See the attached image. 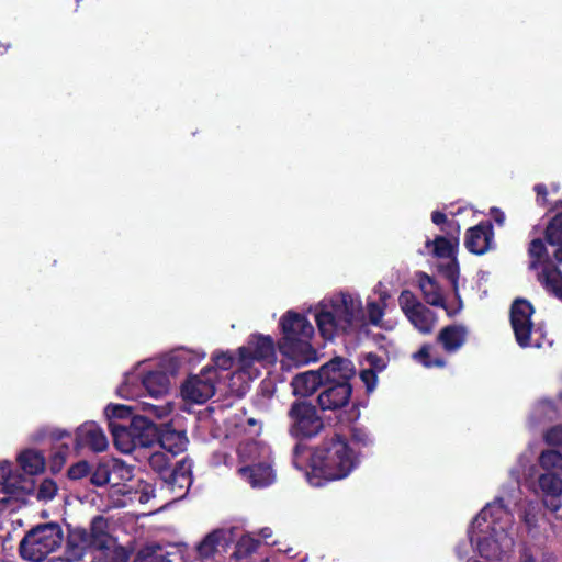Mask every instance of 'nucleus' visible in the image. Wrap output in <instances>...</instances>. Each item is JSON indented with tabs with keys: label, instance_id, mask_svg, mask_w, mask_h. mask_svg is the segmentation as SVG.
<instances>
[{
	"label": "nucleus",
	"instance_id": "nucleus-1",
	"mask_svg": "<svg viewBox=\"0 0 562 562\" xmlns=\"http://www.w3.org/2000/svg\"><path fill=\"white\" fill-rule=\"evenodd\" d=\"M513 515L497 498L484 507L473 519L469 535L481 557L492 560L502 559L514 544Z\"/></svg>",
	"mask_w": 562,
	"mask_h": 562
},
{
	"label": "nucleus",
	"instance_id": "nucleus-2",
	"mask_svg": "<svg viewBox=\"0 0 562 562\" xmlns=\"http://www.w3.org/2000/svg\"><path fill=\"white\" fill-rule=\"evenodd\" d=\"M314 317L325 339L353 334L366 325L361 296L348 291L334 293L319 301L314 307Z\"/></svg>",
	"mask_w": 562,
	"mask_h": 562
},
{
	"label": "nucleus",
	"instance_id": "nucleus-3",
	"mask_svg": "<svg viewBox=\"0 0 562 562\" xmlns=\"http://www.w3.org/2000/svg\"><path fill=\"white\" fill-rule=\"evenodd\" d=\"M358 456L347 440L334 435L324 440L310 454L305 476L311 485L342 480L358 465Z\"/></svg>",
	"mask_w": 562,
	"mask_h": 562
},
{
	"label": "nucleus",
	"instance_id": "nucleus-4",
	"mask_svg": "<svg viewBox=\"0 0 562 562\" xmlns=\"http://www.w3.org/2000/svg\"><path fill=\"white\" fill-rule=\"evenodd\" d=\"M239 427L249 436L237 448L239 476L252 487L270 485L276 479L271 451L265 442L255 439L261 432V424L255 418H248Z\"/></svg>",
	"mask_w": 562,
	"mask_h": 562
},
{
	"label": "nucleus",
	"instance_id": "nucleus-5",
	"mask_svg": "<svg viewBox=\"0 0 562 562\" xmlns=\"http://www.w3.org/2000/svg\"><path fill=\"white\" fill-rule=\"evenodd\" d=\"M236 371L231 375L229 389L241 396L247 390L248 381L260 375L261 369L276 361L273 340L269 336L252 335L247 345L238 348Z\"/></svg>",
	"mask_w": 562,
	"mask_h": 562
},
{
	"label": "nucleus",
	"instance_id": "nucleus-6",
	"mask_svg": "<svg viewBox=\"0 0 562 562\" xmlns=\"http://www.w3.org/2000/svg\"><path fill=\"white\" fill-rule=\"evenodd\" d=\"M283 333L280 351L296 364H306L316 360V351L311 345L314 326L299 313L289 311L280 319Z\"/></svg>",
	"mask_w": 562,
	"mask_h": 562
},
{
	"label": "nucleus",
	"instance_id": "nucleus-7",
	"mask_svg": "<svg viewBox=\"0 0 562 562\" xmlns=\"http://www.w3.org/2000/svg\"><path fill=\"white\" fill-rule=\"evenodd\" d=\"M110 430L114 446L123 453H131L136 448L150 447L157 439L158 429L145 416H134L128 426L111 422Z\"/></svg>",
	"mask_w": 562,
	"mask_h": 562
},
{
	"label": "nucleus",
	"instance_id": "nucleus-8",
	"mask_svg": "<svg viewBox=\"0 0 562 562\" xmlns=\"http://www.w3.org/2000/svg\"><path fill=\"white\" fill-rule=\"evenodd\" d=\"M142 389L149 397L158 401L169 394L171 384L168 375L162 371L131 372L119 386L117 394L124 398L139 401Z\"/></svg>",
	"mask_w": 562,
	"mask_h": 562
},
{
	"label": "nucleus",
	"instance_id": "nucleus-9",
	"mask_svg": "<svg viewBox=\"0 0 562 562\" xmlns=\"http://www.w3.org/2000/svg\"><path fill=\"white\" fill-rule=\"evenodd\" d=\"M63 532L58 525L46 524L31 530L20 544L21 555L25 560L40 562L60 547Z\"/></svg>",
	"mask_w": 562,
	"mask_h": 562
},
{
	"label": "nucleus",
	"instance_id": "nucleus-10",
	"mask_svg": "<svg viewBox=\"0 0 562 562\" xmlns=\"http://www.w3.org/2000/svg\"><path fill=\"white\" fill-rule=\"evenodd\" d=\"M532 314L533 307L526 300L518 299L512 305L510 324L516 341L522 348H539L543 345V334L540 328L535 327Z\"/></svg>",
	"mask_w": 562,
	"mask_h": 562
},
{
	"label": "nucleus",
	"instance_id": "nucleus-11",
	"mask_svg": "<svg viewBox=\"0 0 562 562\" xmlns=\"http://www.w3.org/2000/svg\"><path fill=\"white\" fill-rule=\"evenodd\" d=\"M217 385H220L217 371L213 368H204L182 384L181 394L186 401L202 404L214 395Z\"/></svg>",
	"mask_w": 562,
	"mask_h": 562
},
{
	"label": "nucleus",
	"instance_id": "nucleus-12",
	"mask_svg": "<svg viewBox=\"0 0 562 562\" xmlns=\"http://www.w3.org/2000/svg\"><path fill=\"white\" fill-rule=\"evenodd\" d=\"M289 416L292 420L290 431L296 437L316 436L323 428L322 418L314 406L306 403L292 405Z\"/></svg>",
	"mask_w": 562,
	"mask_h": 562
},
{
	"label": "nucleus",
	"instance_id": "nucleus-13",
	"mask_svg": "<svg viewBox=\"0 0 562 562\" xmlns=\"http://www.w3.org/2000/svg\"><path fill=\"white\" fill-rule=\"evenodd\" d=\"M133 409H142L147 416L154 418H165L169 416L173 409V405L170 401H166L161 404H154L150 402H146L143 400L138 401L136 407H132L124 404H110L104 408V415L109 420V425L111 422H115V419H124L132 415Z\"/></svg>",
	"mask_w": 562,
	"mask_h": 562
},
{
	"label": "nucleus",
	"instance_id": "nucleus-14",
	"mask_svg": "<svg viewBox=\"0 0 562 562\" xmlns=\"http://www.w3.org/2000/svg\"><path fill=\"white\" fill-rule=\"evenodd\" d=\"M161 493H169L175 499L186 495L191 486V469L187 462H180L175 469L161 477Z\"/></svg>",
	"mask_w": 562,
	"mask_h": 562
},
{
	"label": "nucleus",
	"instance_id": "nucleus-15",
	"mask_svg": "<svg viewBox=\"0 0 562 562\" xmlns=\"http://www.w3.org/2000/svg\"><path fill=\"white\" fill-rule=\"evenodd\" d=\"M108 446V438L98 424L87 422L77 428L75 439L77 450L88 448L94 452H103Z\"/></svg>",
	"mask_w": 562,
	"mask_h": 562
},
{
	"label": "nucleus",
	"instance_id": "nucleus-16",
	"mask_svg": "<svg viewBox=\"0 0 562 562\" xmlns=\"http://www.w3.org/2000/svg\"><path fill=\"white\" fill-rule=\"evenodd\" d=\"M318 372L323 385H334L349 383V380L355 374V369L350 360L336 357L322 366Z\"/></svg>",
	"mask_w": 562,
	"mask_h": 562
},
{
	"label": "nucleus",
	"instance_id": "nucleus-17",
	"mask_svg": "<svg viewBox=\"0 0 562 562\" xmlns=\"http://www.w3.org/2000/svg\"><path fill=\"white\" fill-rule=\"evenodd\" d=\"M351 395L349 383L323 385L317 403L323 411H337L346 406Z\"/></svg>",
	"mask_w": 562,
	"mask_h": 562
},
{
	"label": "nucleus",
	"instance_id": "nucleus-18",
	"mask_svg": "<svg viewBox=\"0 0 562 562\" xmlns=\"http://www.w3.org/2000/svg\"><path fill=\"white\" fill-rule=\"evenodd\" d=\"M427 247H431V252L442 259H448L446 273L454 282L458 273L457 262L454 258L456 248L458 246V238L448 239L446 237H437L432 243L427 241Z\"/></svg>",
	"mask_w": 562,
	"mask_h": 562
},
{
	"label": "nucleus",
	"instance_id": "nucleus-19",
	"mask_svg": "<svg viewBox=\"0 0 562 562\" xmlns=\"http://www.w3.org/2000/svg\"><path fill=\"white\" fill-rule=\"evenodd\" d=\"M544 505L551 510L561 507L562 480L552 473L541 474L538 480Z\"/></svg>",
	"mask_w": 562,
	"mask_h": 562
},
{
	"label": "nucleus",
	"instance_id": "nucleus-20",
	"mask_svg": "<svg viewBox=\"0 0 562 562\" xmlns=\"http://www.w3.org/2000/svg\"><path fill=\"white\" fill-rule=\"evenodd\" d=\"M493 233L491 226L477 225L468 231L465 247L473 254L486 252L492 244Z\"/></svg>",
	"mask_w": 562,
	"mask_h": 562
},
{
	"label": "nucleus",
	"instance_id": "nucleus-21",
	"mask_svg": "<svg viewBox=\"0 0 562 562\" xmlns=\"http://www.w3.org/2000/svg\"><path fill=\"white\" fill-rule=\"evenodd\" d=\"M106 522L103 518L98 517L93 519L90 532H82L81 541L82 548L92 547L95 549H104L109 547L110 537L105 530Z\"/></svg>",
	"mask_w": 562,
	"mask_h": 562
},
{
	"label": "nucleus",
	"instance_id": "nucleus-22",
	"mask_svg": "<svg viewBox=\"0 0 562 562\" xmlns=\"http://www.w3.org/2000/svg\"><path fill=\"white\" fill-rule=\"evenodd\" d=\"M293 394L296 396H310L318 386L323 387V381L317 371H306L297 374L292 383Z\"/></svg>",
	"mask_w": 562,
	"mask_h": 562
},
{
	"label": "nucleus",
	"instance_id": "nucleus-23",
	"mask_svg": "<svg viewBox=\"0 0 562 562\" xmlns=\"http://www.w3.org/2000/svg\"><path fill=\"white\" fill-rule=\"evenodd\" d=\"M467 329L461 325L447 326L440 330L438 341L448 352H454L460 349L467 339Z\"/></svg>",
	"mask_w": 562,
	"mask_h": 562
},
{
	"label": "nucleus",
	"instance_id": "nucleus-24",
	"mask_svg": "<svg viewBox=\"0 0 562 562\" xmlns=\"http://www.w3.org/2000/svg\"><path fill=\"white\" fill-rule=\"evenodd\" d=\"M16 461L24 473L29 475H36L45 470V457L35 449L21 451L16 457Z\"/></svg>",
	"mask_w": 562,
	"mask_h": 562
},
{
	"label": "nucleus",
	"instance_id": "nucleus-25",
	"mask_svg": "<svg viewBox=\"0 0 562 562\" xmlns=\"http://www.w3.org/2000/svg\"><path fill=\"white\" fill-rule=\"evenodd\" d=\"M159 445L171 454L182 452L187 447V437L183 431L171 429L168 425L164 427L159 437Z\"/></svg>",
	"mask_w": 562,
	"mask_h": 562
},
{
	"label": "nucleus",
	"instance_id": "nucleus-26",
	"mask_svg": "<svg viewBox=\"0 0 562 562\" xmlns=\"http://www.w3.org/2000/svg\"><path fill=\"white\" fill-rule=\"evenodd\" d=\"M546 239L552 248L554 259L562 266V212L557 214L549 223Z\"/></svg>",
	"mask_w": 562,
	"mask_h": 562
},
{
	"label": "nucleus",
	"instance_id": "nucleus-27",
	"mask_svg": "<svg viewBox=\"0 0 562 562\" xmlns=\"http://www.w3.org/2000/svg\"><path fill=\"white\" fill-rule=\"evenodd\" d=\"M416 277L427 303L435 306H443V296L437 282L424 272H418Z\"/></svg>",
	"mask_w": 562,
	"mask_h": 562
},
{
	"label": "nucleus",
	"instance_id": "nucleus-28",
	"mask_svg": "<svg viewBox=\"0 0 562 562\" xmlns=\"http://www.w3.org/2000/svg\"><path fill=\"white\" fill-rule=\"evenodd\" d=\"M228 540V532L225 530H214L210 532L199 544V554L202 558H209L220 548H224Z\"/></svg>",
	"mask_w": 562,
	"mask_h": 562
},
{
	"label": "nucleus",
	"instance_id": "nucleus-29",
	"mask_svg": "<svg viewBox=\"0 0 562 562\" xmlns=\"http://www.w3.org/2000/svg\"><path fill=\"white\" fill-rule=\"evenodd\" d=\"M22 477L13 470L12 463L0 461V494L13 493L20 487Z\"/></svg>",
	"mask_w": 562,
	"mask_h": 562
},
{
	"label": "nucleus",
	"instance_id": "nucleus-30",
	"mask_svg": "<svg viewBox=\"0 0 562 562\" xmlns=\"http://www.w3.org/2000/svg\"><path fill=\"white\" fill-rule=\"evenodd\" d=\"M22 477L13 470L12 463L0 461V494L13 493L20 487Z\"/></svg>",
	"mask_w": 562,
	"mask_h": 562
},
{
	"label": "nucleus",
	"instance_id": "nucleus-31",
	"mask_svg": "<svg viewBox=\"0 0 562 562\" xmlns=\"http://www.w3.org/2000/svg\"><path fill=\"white\" fill-rule=\"evenodd\" d=\"M539 281L548 291L562 299V274L557 268L546 266Z\"/></svg>",
	"mask_w": 562,
	"mask_h": 562
},
{
	"label": "nucleus",
	"instance_id": "nucleus-32",
	"mask_svg": "<svg viewBox=\"0 0 562 562\" xmlns=\"http://www.w3.org/2000/svg\"><path fill=\"white\" fill-rule=\"evenodd\" d=\"M407 318L411 321L415 328L424 334L430 333L436 322L434 313L424 305L417 311L407 315Z\"/></svg>",
	"mask_w": 562,
	"mask_h": 562
},
{
	"label": "nucleus",
	"instance_id": "nucleus-33",
	"mask_svg": "<svg viewBox=\"0 0 562 562\" xmlns=\"http://www.w3.org/2000/svg\"><path fill=\"white\" fill-rule=\"evenodd\" d=\"M387 303L375 301L372 299L367 300L366 305V321L368 319V323L378 326L381 328H392V326H385L383 322V316L386 310Z\"/></svg>",
	"mask_w": 562,
	"mask_h": 562
},
{
	"label": "nucleus",
	"instance_id": "nucleus-34",
	"mask_svg": "<svg viewBox=\"0 0 562 562\" xmlns=\"http://www.w3.org/2000/svg\"><path fill=\"white\" fill-rule=\"evenodd\" d=\"M529 255L531 257L530 268L531 269H540V271L538 272V278L542 273L543 268L546 266L553 267L549 262L542 260L546 255V247L541 239H533L530 243Z\"/></svg>",
	"mask_w": 562,
	"mask_h": 562
},
{
	"label": "nucleus",
	"instance_id": "nucleus-35",
	"mask_svg": "<svg viewBox=\"0 0 562 562\" xmlns=\"http://www.w3.org/2000/svg\"><path fill=\"white\" fill-rule=\"evenodd\" d=\"M111 477L112 485H120L121 482L128 481L133 476V469L124 461L111 458Z\"/></svg>",
	"mask_w": 562,
	"mask_h": 562
},
{
	"label": "nucleus",
	"instance_id": "nucleus-36",
	"mask_svg": "<svg viewBox=\"0 0 562 562\" xmlns=\"http://www.w3.org/2000/svg\"><path fill=\"white\" fill-rule=\"evenodd\" d=\"M539 464L549 472H562V454L557 450H544L539 457Z\"/></svg>",
	"mask_w": 562,
	"mask_h": 562
},
{
	"label": "nucleus",
	"instance_id": "nucleus-37",
	"mask_svg": "<svg viewBox=\"0 0 562 562\" xmlns=\"http://www.w3.org/2000/svg\"><path fill=\"white\" fill-rule=\"evenodd\" d=\"M111 459L102 460L98 463L95 470L92 472L91 482L94 485L102 486L111 484Z\"/></svg>",
	"mask_w": 562,
	"mask_h": 562
},
{
	"label": "nucleus",
	"instance_id": "nucleus-38",
	"mask_svg": "<svg viewBox=\"0 0 562 562\" xmlns=\"http://www.w3.org/2000/svg\"><path fill=\"white\" fill-rule=\"evenodd\" d=\"M213 366L211 368L217 371V382H222V372L229 370L234 364V359L231 355L224 351H216L212 355Z\"/></svg>",
	"mask_w": 562,
	"mask_h": 562
},
{
	"label": "nucleus",
	"instance_id": "nucleus-39",
	"mask_svg": "<svg viewBox=\"0 0 562 562\" xmlns=\"http://www.w3.org/2000/svg\"><path fill=\"white\" fill-rule=\"evenodd\" d=\"M204 357H205L204 352H198V351L180 348L172 353L171 359L177 361L179 366H182V364H192V363L200 362Z\"/></svg>",
	"mask_w": 562,
	"mask_h": 562
},
{
	"label": "nucleus",
	"instance_id": "nucleus-40",
	"mask_svg": "<svg viewBox=\"0 0 562 562\" xmlns=\"http://www.w3.org/2000/svg\"><path fill=\"white\" fill-rule=\"evenodd\" d=\"M398 304L406 316L423 306L416 296L408 290L401 292L398 296Z\"/></svg>",
	"mask_w": 562,
	"mask_h": 562
},
{
	"label": "nucleus",
	"instance_id": "nucleus-41",
	"mask_svg": "<svg viewBox=\"0 0 562 562\" xmlns=\"http://www.w3.org/2000/svg\"><path fill=\"white\" fill-rule=\"evenodd\" d=\"M414 358L426 368L445 366L442 359L431 356V347L429 346L422 347L420 350L414 355Z\"/></svg>",
	"mask_w": 562,
	"mask_h": 562
},
{
	"label": "nucleus",
	"instance_id": "nucleus-42",
	"mask_svg": "<svg viewBox=\"0 0 562 562\" xmlns=\"http://www.w3.org/2000/svg\"><path fill=\"white\" fill-rule=\"evenodd\" d=\"M156 497V490L151 483L139 481L134 492L132 499L138 501L140 504H147L150 499Z\"/></svg>",
	"mask_w": 562,
	"mask_h": 562
},
{
	"label": "nucleus",
	"instance_id": "nucleus-43",
	"mask_svg": "<svg viewBox=\"0 0 562 562\" xmlns=\"http://www.w3.org/2000/svg\"><path fill=\"white\" fill-rule=\"evenodd\" d=\"M169 463H170V459L166 456V453L164 452H154L150 457H149V464L150 467L157 471L161 477L170 472L171 470H169Z\"/></svg>",
	"mask_w": 562,
	"mask_h": 562
},
{
	"label": "nucleus",
	"instance_id": "nucleus-44",
	"mask_svg": "<svg viewBox=\"0 0 562 562\" xmlns=\"http://www.w3.org/2000/svg\"><path fill=\"white\" fill-rule=\"evenodd\" d=\"M57 492V485L53 480H44L38 487L37 497L42 501H50Z\"/></svg>",
	"mask_w": 562,
	"mask_h": 562
},
{
	"label": "nucleus",
	"instance_id": "nucleus-45",
	"mask_svg": "<svg viewBox=\"0 0 562 562\" xmlns=\"http://www.w3.org/2000/svg\"><path fill=\"white\" fill-rule=\"evenodd\" d=\"M89 472V464L87 461H79L71 465L68 470V476L72 480H79L87 475Z\"/></svg>",
	"mask_w": 562,
	"mask_h": 562
},
{
	"label": "nucleus",
	"instance_id": "nucleus-46",
	"mask_svg": "<svg viewBox=\"0 0 562 562\" xmlns=\"http://www.w3.org/2000/svg\"><path fill=\"white\" fill-rule=\"evenodd\" d=\"M376 373L373 369L368 368L360 373V378L369 392H372L376 386Z\"/></svg>",
	"mask_w": 562,
	"mask_h": 562
},
{
	"label": "nucleus",
	"instance_id": "nucleus-47",
	"mask_svg": "<svg viewBox=\"0 0 562 562\" xmlns=\"http://www.w3.org/2000/svg\"><path fill=\"white\" fill-rule=\"evenodd\" d=\"M544 439L547 443L552 446H561L562 445V426L552 427L544 435Z\"/></svg>",
	"mask_w": 562,
	"mask_h": 562
},
{
	"label": "nucleus",
	"instance_id": "nucleus-48",
	"mask_svg": "<svg viewBox=\"0 0 562 562\" xmlns=\"http://www.w3.org/2000/svg\"><path fill=\"white\" fill-rule=\"evenodd\" d=\"M366 361L369 366L368 369H373L375 372H380L385 368V362L383 359L373 353H368L366 357Z\"/></svg>",
	"mask_w": 562,
	"mask_h": 562
},
{
	"label": "nucleus",
	"instance_id": "nucleus-49",
	"mask_svg": "<svg viewBox=\"0 0 562 562\" xmlns=\"http://www.w3.org/2000/svg\"><path fill=\"white\" fill-rule=\"evenodd\" d=\"M373 292L379 296V299L376 301H380V302L387 303V300L391 296L389 291L386 290V288L384 286V284L382 282H379L374 286Z\"/></svg>",
	"mask_w": 562,
	"mask_h": 562
},
{
	"label": "nucleus",
	"instance_id": "nucleus-50",
	"mask_svg": "<svg viewBox=\"0 0 562 562\" xmlns=\"http://www.w3.org/2000/svg\"><path fill=\"white\" fill-rule=\"evenodd\" d=\"M238 544L240 548H246L247 550H254L257 546V542L250 536H245L240 539Z\"/></svg>",
	"mask_w": 562,
	"mask_h": 562
},
{
	"label": "nucleus",
	"instance_id": "nucleus-51",
	"mask_svg": "<svg viewBox=\"0 0 562 562\" xmlns=\"http://www.w3.org/2000/svg\"><path fill=\"white\" fill-rule=\"evenodd\" d=\"M491 215H492L493 220H494L497 224H499V225H503V224H504V222H505V214H504L501 210L495 209V207H494V209H492V210H491Z\"/></svg>",
	"mask_w": 562,
	"mask_h": 562
},
{
	"label": "nucleus",
	"instance_id": "nucleus-52",
	"mask_svg": "<svg viewBox=\"0 0 562 562\" xmlns=\"http://www.w3.org/2000/svg\"><path fill=\"white\" fill-rule=\"evenodd\" d=\"M535 191L537 192L538 201L540 203H544L546 202V195H547V188L543 184H537L535 187Z\"/></svg>",
	"mask_w": 562,
	"mask_h": 562
},
{
	"label": "nucleus",
	"instance_id": "nucleus-53",
	"mask_svg": "<svg viewBox=\"0 0 562 562\" xmlns=\"http://www.w3.org/2000/svg\"><path fill=\"white\" fill-rule=\"evenodd\" d=\"M431 220L435 224L439 225L446 221V215L441 212H434L431 215Z\"/></svg>",
	"mask_w": 562,
	"mask_h": 562
},
{
	"label": "nucleus",
	"instance_id": "nucleus-54",
	"mask_svg": "<svg viewBox=\"0 0 562 562\" xmlns=\"http://www.w3.org/2000/svg\"><path fill=\"white\" fill-rule=\"evenodd\" d=\"M262 395L266 398H270L272 395L271 384L270 383H263L261 385Z\"/></svg>",
	"mask_w": 562,
	"mask_h": 562
},
{
	"label": "nucleus",
	"instance_id": "nucleus-55",
	"mask_svg": "<svg viewBox=\"0 0 562 562\" xmlns=\"http://www.w3.org/2000/svg\"><path fill=\"white\" fill-rule=\"evenodd\" d=\"M148 562H171L169 559L165 558L164 555H156L148 560Z\"/></svg>",
	"mask_w": 562,
	"mask_h": 562
},
{
	"label": "nucleus",
	"instance_id": "nucleus-56",
	"mask_svg": "<svg viewBox=\"0 0 562 562\" xmlns=\"http://www.w3.org/2000/svg\"><path fill=\"white\" fill-rule=\"evenodd\" d=\"M260 536L263 539H267V538L272 536V530L270 528H263V529L260 530Z\"/></svg>",
	"mask_w": 562,
	"mask_h": 562
},
{
	"label": "nucleus",
	"instance_id": "nucleus-57",
	"mask_svg": "<svg viewBox=\"0 0 562 562\" xmlns=\"http://www.w3.org/2000/svg\"><path fill=\"white\" fill-rule=\"evenodd\" d=\"M525 522L528 527H532L535 525V519L533 517L532 518H529L528 516L525 517Z\"/></svg>",
	"mask_w": 562,
	"mask_h": 562
},
{
	"label": "nucleus",
	"instance_id": "nucleus-58",
	"mask_svg": "<svg viewBox=\"0 0 562 562\" xmlns=\"http://www.w3.org/2000/svg\"><path fill=\"white\" fill-rule=\"evenodd\" d=\"M261 562H269L268 560H262Z\"/></svg>",
	"mask_w": 562,
	"mask_h": 562
}]
</instances>
